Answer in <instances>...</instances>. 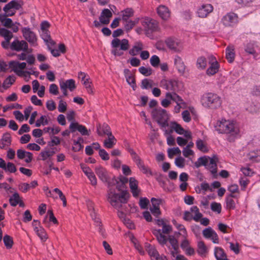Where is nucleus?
<instances>
[{"label":"nucleus","mask_w":260,"mask_h":260,"mask_svg":"<svg viewBox=\"0 0 260 260\" xmlns=\"http://www.w3.org/2000/svg\"><path fill=\"white\" fill-rule=\"evenodd\" d=\"M95 171L97 176L103 182L108 183L109 188L108 192V201L113 207L119 211L122 207V204L126 203L127 201L126 197V192L124 191H122L120 193L116 192L115 186L112 184L114 185L116 184L115 188L118 191L121 190L120 186L114 177L111 178V176L105 168L99 166L95 168Z\"/></svg>","instance_id":"f257e3e1"},{"label":"nucleus","mask_w":260,"mask_h":260,"mask_svg":"<svg viewBox=\"0 0 260 260\" xmlns=\"http://www.w3.org/2000/svg\"><path fill=\"white\" fill-rule=\"evenodd\" d=\"M215 129L219 134L227 136V140L230 142L235 141L240 134V129L236 122L232 120L222 119L218 120Z\"/></svg>","instance_id":"f03ea898"},{"label":"nucleus","mask_w":260,"mask_h":260,"mask_svg":"<svg viewBox=\"0 0 260 260\" xmlns=\"http://www.w3.org/2000/svg\"><path fill=\"white\" fill-rule=\"evenodd\" d=\"M151 115L164 132L166 127L169 126V120L170 115L167 110L160 107L155 108L152 111Z\"/></svg>","instance_id":"7ed1b4c3"},{"label":"nucleus","mask_w":260,"mask_h":260,"mask_svg":"<svg viewBox=\"0 0 260 260\" xmlns=\"http://www.w3.org/2000/svg\"><path fill=\"white\" fill-rule=\"evenodd\" d=\"M201 103L202 105L206 108L216 109L221 107L222 100L217 94L209 92L202 96Z\"/></svg>","instance_id":"20e7f679"},{"label":"nucleus","mask_w":260,"mask_h":260,"mask_svg":"<svg viewBox=\"0 0 260 260\" xmlns=\"http://www.w3.org/2000/svg\"><path fill=\"white\" fill-rule=\"evenodd\" d=\"M160 86L171 93H176L183 89L184 85L182 81L176 79H162Z\"/></svg>","instance_id":"39448f33"},{"label":"nucleus","mask_w":260,"mask_h":260,"mask_svg":"<svg viewBox=\"0 0 260 260\" xmlns=\"http://www.w3.org/2000/svg\"><path fill=\"white\" fill-rule=\"evenodd\" d=\"M113 49L111 53L116 56H120L123 54V51H126L129 47V42L127 39L120 40L119 39H114L111 42Z\"/></svg>","instance_id":"423d86ee"},{"label":"nucleus","mask_w":260,"mask_h":260,"mask_svg":"<svg viewBox=\"0 0 260 260\" xmlns=\"http://www.w3.org/2000/svg\"><path fill=\"white\" fill-rule=\"evenodd\" d=\"M142 25L144 28L146 36L149 37L151 36L152 33L159 31L160 30L158 22L148 17L145 18L142 21Z\"/></svg>","instance_id":"0eeeda50"},{"label":"nucleus","mask_w":260,"mask_h":260,"mask_svg":"<svg viewBox=\"0 0 260 260\" xmlns=\"http://www.w3.org/2000/svg\"><path fill=\"white\" fill-rule=\"evenodd\" d=\"M172 231V228L169 223L164 227L161 230H153V234L156 237L157 240L161 245L166 244L168 239L164 234H169Z\"/></svg>","instance_id":"6e6552de"},{"label":"nucleus","mask_w":260,"mask_h":260,"mask_svg":"<svg viewBox=\"0 0 260 260\" xmlns=\"http://www.w3.org/2000/svg\"><path fill=\"white\" fill-rule=\"evenodd\" d=\"M21 32L23 38L31 46L35 47L38 45L37 35L30 28L28 27H23L21 29Z\"/></svg>","instance_id":"1a4fd4ad"},{"label":"nucleus","mask_w":260,"mask_h":260,"mask_svg":"<svg viewBox=\"0 0 260 260\" xmlns=\"http://www.w3.org/2000/svg\"><path fill=\"white\" fill-rule=\"evenodd\" d=\"M221 22L225 27H234L238 23V15L233 12H229L224 15Z\"/></svg>","instance_id":"9d476101"},{"label":"nucleus","mask_w":260,"mask_h":260,"mask_svg":"<svg viewBox=\"0 0 260 260\" xmlns=\"http://www.w3.org/2000/svg\"><path fill=\"white\" fill-rule=\"evenodd\" d=\"M209 67L206 70V73L208 76H212L219 71L220 65L216 58L212 55L209 57Z\"/></svg>","instance_id":"9b49d317"},{"label":"nucleus","mask_w":260,"mask_h":260,"mask_svg":"<svg viewBox=\"0 0 260 260\" xmlns=\"http://www.w3.org/2000/svg\"><path fill=\"white\" fill-rule=\"evenodd\" d=\"M9 66L10 68H12L14 72L16 73L19 76H24L25 77L26 76V74L28 76L30 75V72L28 71L23 72L18 71V69L20 70L24 69L26 68V64L25 62H19L18 61H11L9 63Z\"/></svg>","instance_id":"f8f14e48"},{"label":"nucleus","mask_w":260,"mask_h":260,"mask_svg":"<svg viewBox=\"0 0 260 260\" xmlns=\"http://www.w3.org/2000/svg\"><path fill=\"white\" fill-rule=\"evenodd\" d=\"M21 5L18 3V1H10L4 8V11L6 13L7 16H12L16 12V10L20 9Z\"/></svg>","instance_id":"ddd939ff"},{"label":"nucleus","mask_w":260,"mask_h":260,"mask_svg":"<svg viewBox=\"0 0 260 260\" xmlns=\"http://www.w3.org/2000/svg\"><path fill=\"white\" fill-rule=\"evenodd\" d=\"M167 47L175 52H180L183 48L180 41L174 38H168L166 40Z\"/></svg>","instance_id":"4468645a"},{"label":"nucleus","mask_w":260,"mask_h":260,"mask_svg":"<svg viewBox=\"0 0 260 260\" xmlns=\"http://www.w3.org/2000/svg\"><path fill=\"white\" fill-rule=\"evenodd\" d=\"M28 45L26 41L24 40L19 41L15 40L11 44L10 48L12 50L20 51H27Z\"/></svg>","instance_id":"2eb2a0df"},{"label":"nucleus","mask_w":260,"mask_h":260,"mask_svg":"<svg viewBox=\"0 0 260 260\" xmlns=\"http://www.w3.org/2000/svg\"><path fill=\"white\" fill-rule=\"evenodd\" d=\"M173 131H175L176 133L179 135H183L185 131L181 125L176 122L173 121L170 123V128L167 129L164 131V135H168L171 134Z\"/></svg>","instance_id":"dca6fc26"},{"label":"nucleus","mask_w":260,"mask_h":260,"mask_svg":"<svg viewBox=\"0 0 260 260\" xmlns=\"http://www.w3.org/2000/svg\"><path fill=\"white\" fill-rule=\"evenodd\" d=\"M203 235L206 238L210 239L214 243H219V238L216 233L211 228L208 227L203 231Z\"/></svg>","instance_id":"f3484780"},{"label":"nucleus","mask_w":260,"mask_h":260,"mask_svg":"<svg viewBox=\"0 0 260 260\" xmlns=\"http://www.w3.org/2000/svg\"><path fill=\"white\" fill-rule=\"evenodd\" d=\"M217 161L218 159L216 156L210 157L209 162L206 166V168L210 172L214 178H216L217 176Z\"/></svg>","instance_id":"a211bd4d"},{"label":"nucleus","mask_w":260,"mask_h":260,"mask_svg":"<svg viewBox=\"0 0 260 260\" xmlns=\"http://www.w3.org/2000/svg\"><path fill=\"white\" fill-rule=\"evenodd\" d=\"M213 7L211 4L202 5L198 10L197 14L199 17L205 18L213 11Z\"/></svg>","instance_id":"6ab92c4d"},{"label":"nucleus","mask_w":260,"mask_h":260,"mask_svg":"<svg viewBox=\"0 0 260 260\" xmlns=\"http://www.w3.org/2000/svg\"><path fill=\"white\" fill-rule=\"evenodd\" d=\"M129 188L131 192L135 198H137L139 196L141 190L138 188V182L135 178L131 177L129 180Z\"/></svg>","instance_id":"aec40b11"},{"label":"nucleus","mask_w":260,"mask_h":260,"mask_svg":"<svg viewBox=\"0 0 260 260\" xmlns=\"http://www.w3.org/2000/svg\"><path fill=\"white\" fill-rule=\"evenodd\" d=\"M145 248L152 260H159V258H162L164 256H160L155 247L153 245L147 244L145 246Z\"/></svg>","instance_id":"412c9836"},{"label":"nucleus","mask_w":260,"mask_h":260,"mask_svg":"<svg viewBox=\"0 0 260 260\" xmlns=\"http://www.w3.org/2000/svg\"><path fill=\"white\" fill-rule=\"evenodd\" d=\"M174 62L175 68L178 72L181 74H183L186 69V66L182 58L178 55H175L174 58Z\"/></svg>","instance_id":"4be33fe9"},{"label":"nucleus","mask_w":260,"mask_h":260,"mask_svg":"<svg viewBox=\"0 0 260 260\" xmlns=\"http://www.w3.org/2000/svg\"><path fill=\"white\" fill-rule=\"evenodd\" d=\"M87 207L89 211L90 212V216L94 220L95 224L96 226H99V230L100 232H101V222L98 217H96V215L95 214L93 208V204L91 202H89L87 204Z\"/></svg>","instance_id":"5701e85b"},{"label":"nucleus","mask_w":260,"mask_h":260,"mask_svg":"<svg viewBox=\"0 0 260 260\" xmlns=\"http://www.w3.org/2000/svg\"><path fill=\"white\" fill-rule=\"evenodd\" d=\"M214 255L216 260H229L223 248L215 247L214 249Z\"/></svg>","instance_id":"b1692460"},{"label":"nucleus","mask_w":260,"mask_h":260,"mask_svg":"<svg viewBox=\"0 0 260 260\" xmlns=\"http://www.w3.org/2000/svg\"><path fill=\"white\" fill-rule=\"evenodd\" d=\"M158 15L163 20H167L170 16V11L167 7L161 5L159 6L157 9Z\"/></svg>","instance_id":"393cba45"},{"label":"nucleus","mask_w":260,"mask_h":260,"mask_svg":"<svg viewBox=\"0 0 260 260\" xmlns=\"http://www.w3.org/2000/svg\"><path fill=\"white\" fill-rule=\"evenodd\" d=\"M235 48L234 46H229L225 49V57L228 62L232 63L235 58Z\"/></svg>","instance_id":"a878e982"},{"label":"nucleus","mask_w":260,"mask_h":260,"mask_svg":"<svg viewBox=\"0 0 260 260\" xmlns=\"http://www.w3.org/2000/svg\"><path fill=\"white\" fill-rule=\"evenodd\" d=\"M108 136V138L104 141V146L107 149H110L116 144L117 140L112 134H110V135Z\"/></svg>","instance_id":"bb28decb"},{"label":"nucleus","mask_w":260,"mask_h":260,"mask_svg":"<svg viewBox=\"0 0 260 260\" xmlns=\"http://www.w3.org/2000/svg\"><path fill=\"white\" fill-rule=\"evenodd\" d=\"M59 85L65 87L66 88L69 89L71 91H73L76 87L75 81L73 79H69L65 81H60Z\"/></svg>","instance_id":"cd10ccee"},{"label":"nucleus","mask_w":260,"mask_h":260,"mask_svg":"<svg viewBox=\"0 0 260 260\" xmlns=\"http://www.w3.org/2000/svg\"><path fill=\"white\" fill-rule=\"evenodd\" d=\"M97 131L98 135L100 136H103V135L109 136L110 134H112L109 126L106 123L103 124L102 126H98Z\"/></svg>","instance_id":"c85d7f7f"},{"label":"nucleus","mask_w":260,"mask_h":260,"mask_svg":"<svg viewBox=\"0 0 260 260\" xmlns=\"http://www.w3.org/2000/svg\"><path fill=\"white\" fill-rule=\"evenodd\" d=\"M166 96L167 98H170L171 100L175 102L177 104H183V100L179 95L176 93H171L170 92H167L166 93Z\"/></svg>","instance_id":"c756f323"},{"label":"nucleus","mask_w":260,"mask_h":260,"mask_svg":"<svg viewBox=\"0 0 260 260\" xmlns=\"http://www.w3.org/2000/svg\"><path fill=\"white\" fill-rule=\"evenodd\" d=\"M248 159L253 162L260 161V150L251 151L248 154Z\"/></svg>","instance_id":"7c9ffc66"},{"label":"nucleus","mask_w":260,"mask_h":260,"mask_svg":"<svg viewBox=\"0 0 260 260\" xmlns=\"http://www.w3.org/2000/svg\"><path fill=\"white\" fill-rule=\"evenodd\" d=\"M207 64V60L205 57L200 56L197 58L196 66L198 69L204 70Z\"/></svg>","instance_id":"2f4dec72"},{"label":"nucleus","mask_w":260,"mask_h":260,"mask_svg":"<svg viewBox=\"0 0 260 260\" xmlns=\"http://www.w3.org/2000/svg\"><path fill=\"white\" fill-rule=\"evenodd\" d=\"M209 158L210 157L206 156L199 157L197 161L194 162V166L197 168H199L202 166L206 167L207 164L209 162Z\"/></svg>","instance_id":"473e14b6"},{"label":"nucleus","mask_w":260,"mask_h":260,"mask_svg":"<svg viewBox=\"0 0 260 260\" xmlns=\"http://www.w3.org/2000/svg\"><path fill=\"white\" fill-rule=\"evenodd\" d=\"M143 49V44L140 42H137L133 47L129 50V53L133 56L137 55Z\"/></svg>","instance_id":"72a5a7b5"},{"label":"nucleus","mask_w":260,"mask_h":260,"mask_svg":"<svg viewBox=\"0 0 260 260\" xmlns=\"http://www.w3.org/2000/svg\"><path fill=\"white\" fill-rule=\"evenodd\" d=\"M190 211L192 213L194 214V216L192 217V219L198 222L199 221L202 217L203 215L200 212L199 208L194 206L190 208Z\"/></svg>","instance_id":"f704fd0d"},{"label":"nucleus","mask_w":260,"mask_h":260,"mask_svg":"<svg viewBox=\"0 0 260 260\" xmlns=\"http://www.w3.org/2000/svg\"><path fill=\"white\" fill-rule=\"evenodd\" d=\"M246 109L247 111L251 113H258L260 112V105L252 103L247 106Z\"/></svg>","instance_id":"c9c22d12"},{"label":"nucleus","mask_w":260,"mask_h":260,"mask_svg":"<svg viewBox=\"0 0 260 260\" xmlns=\"http://www.w3.org/2000/svg\"><path fill=\"white\" fill-rule=\"evenodd\" d=\"M173 223L175 226L180 231L179 234L182 235L183 237H187V233L184 226L181 224L178 223L176 221L174 220Z\"/></svg>","instance_id":"e433bc0d"},{"label":"nucleus","mask_w":260,"mask_h":260,"mask_svg":"<svg viewBox=\"0 0 260 260\" xmlns=\"http://www.w3.org/2000/svg\"><path fill=\"white\" fill-rule=\"evenodd\" d=\"M122 18L123 21H127L134 14V11L131 8H127L121 11Z\"/></svg>","instance_id":"4c0bfd02"},{"label":"nucleus","mask_w":260,"mask_h":260,"mask_svg":"<svg viewBox=\"0 0 260 260\" xmlns=\"http://www.w3.org/2000/svg\"><path fill=\"white\" fill-rule=\"evenodd\" d=\"M20 198L17 192H15L9 199V202L13 207L16 206L19 203Z\"/></svg>","instance_id":"58836bf2"},{"label":"nucleus","mask_w":260,"mask_h":260,"mask_svg":"<svg viewBox=\"0 0 260 260\" xmlns=\"http://www.w3.org/2000/svg\"><path fill=\"white\" fill-rule=\"evenodd\" d=\"M35 233L38 235V236L41 239V240L43 242L46 241L48 239L47 233L45 229L43 227H41L39 230H37V231H36Z\"/></svg>","instance_id":"ea45409f"},{"label":"nucleus","mask_w":260,"mask_h":260,"mask_svg":"<svg viewBox=\"0 0 260 260\" xmlns=\"http://www.w3.org/2000/svg\"><path fill=\"white\" fill-rule=\"evenodd\" d=\"M0 36L4 37L5 40H11L13 38L12 33L4 28H0Z\"/></svg>","instance_id":"a19ab883"},{"label":"nucleus","mask_w":260,"mask_h":260,"mask_svg":"<svg viewBox=\"0 0 260 260\" xmlns=\"http://www.w3.org/2000/svg\"><path fill=\"white\" fill-rule=\"evenodd\" d=\"M198 253L202 256H205L207 253V248L204 243L202 241L199 242L198 244Z\"/></svg>","instance_id":"79ce46f5"},{"label":"nucleus","mask_w":260,"mask_h":260,"mask_svg":"<svg viewBox=\"0 0 260 260\" xmlns=\"http://www.w3.org/2000/svg\"><path fill=\"white\" fill-rule=\"evenodd\" d=\"M153 81L148 79H144L141 82V87L143 89H147L153 86Z\"/></svg>","instance_id":"37998d69"},{"label":"nucleus","mask_w":260,"mask_h":260,"mask_svg":"<svg viewBox=\"0 0 260 260\" xmlns=\"http://www.w3.org/2000/svg\"><path fill=\"white\" fill-rule=\"evenodd\" d=\"M181 150L178 147L169 148L168 150V157L170 158H172L175 155H180Z\"/></svg>","instance_id":"c03bdc74"},{"label":"nucleus","mask_w":260,"mask_h":260,"mask_svg":"<svg viewBox=\"0 0 260 260\" xmlns=\"http://www.w3.org/2000/svg\"><path fill=\"white\" fill-rule=\"evenodd\" d=\"M3 241L5 246L8 249L11 248L13 244V241L12 238L9 235H5L4 237Z\"/></svg>","instance_id":"a18cd8bd"},{"label":"nucleus","mask_w":260,"mask_h":260,"mask_svg":"<svg viewBox=\"0 0 260 260\" xmlns=\"http://www.w3.org/2000/svg\"><path fill=\"white\" fill-rule=\"evenodd\" d=\"M48 124V120L47 116L42 115L39 119L36 122L35 125L36 127H40L41 125H46Z\"/></svg>","instance_id":"49530a36"},{"label":"nucleus","mask_w":260,"mask_h":260,"mask_svg":"<svg viewBox=\"0 0 260 260\" xmlns=\"http://www.w3.org/2000/svg\"><path fill=\"white\" fill-rule=\"evenodd\" d=\"M22 106L17 103L11 104L8 105H6L3 107V112H6L9 110L13 109H21Z\"/></svg>","instance_id":"de8ad7c7"},{"label":"nucleus","mask_w":260,"mask_h":260,"mask_svg":"<svg viewBox=\"0 0 260 260\" xmlns=\"http://www.w3.org/2000/svg\"><path fill=\"white\" fill-rule=\"evenodd\" d=\"M226 206L228 210H233L236 207L235 202L231 197H226Z\"/></svg>","instance_id":"09e8293b"},{"label":"nucleus","mask_w":260,"mask_h":260,"mask_svg":"<svg viewBox=\"0 0 260 260\" xmlns=\"http://www.w3.org/2000/svg\"><path fill=\"white\" fill-rule=\"evenodd\" d=\"M54 154L53 151H51L50 150H44L42 151L40 154V156L41 157V159L43 160H46L48 158L52 156Z\"/></svg>","instance_id":"8fccbe9b"},{"label":"nucleus","mask_w":260,"mask_h":260,"mask_svg":"<svg viewBox=\"0 0 260 260\" xmlns=\"http://www.w3.org/2000/svg\"><path fill=\"white\" fill-rule=\"evenodd\" d=\"M0 21L7 27L11 28L13 25L12 20L10 18H3L2 16H0Z\"/></svg>","instance_id":"3c124183"},{"label":"nucleus","mask_w":260,"mask_h":260,"mask_svg":"<svg viewBox=\"0 0 260 260\" xmlns=\"http://www.w3.org/2000/svg\"><path fill=\"white\" fill-rule=\"evenodd\" d=\"M83 140L82 138H80L77 141L74 142V146L73 149L74 151H79L83 148V146L81 144V141Z\"/></svg>","instance_id":"603ef678"},{"label":"nucleus","mask_w":260,"mask_h":260,"mask_svg":"<svg viewBox=\"0 0 260 260\" xmlns=\"http://www.w3.org/2000/svg\"><path fill=\"white\" fill-rule=\"evenodd\" d=\"M169 241L173 249H179V244L178 241L174 237H170L169 238Z\"/></svg>","instance_id":"864d4df0"},{"label":"nucleus","mask_w":260,"mask_h":260,"mask_svg":"<svg viewBox=\"0 0 260 260\" xmlns=\"http://www.w3.org/2000/svg\"><path fill=\"white\" fill-rule=\"evenodd\" d=\"M83 81V84L85 86V88L87 89V92L89 93H92L93 91L91 88V82L90 80V78L88 77L85 80Z\"/></svg>","instance_id":"5fc2aeb1"},{"label":"nucleus","mask_w":260,"mask_h":260,"mask_svg":"<svg viewBox=\"0 0 260 260\" xmlns=\"http://www.w3.org/2000/svg\"><path fill=\"white\" fill-rule=\"evenodd\" d=\"M138 20L136 21H132L127 20V21H124L125 22L124 24V27L126 30H130L132 29L133 27L135 25L136 23L138 22Z\"/></svg>","instance_id":"6e6d98bb"},{"label":"nucleus","mask_w":260,"mask_h":260,"mask_svg":"<svg viewBox=\"0 0 260 260\" xmlns=\"http://www.w3.org/2000/svg\"><path fill=\"white\" fill-rule=\"evenodd\" d=\"M4 170L7 172H9L11 173H15L17 171V169L15 165L13 163L8 162L7 164L6 167Z\"/></svg>","instance_id":"4d7b16f0"},{"label":"nucleus","mask_w":260,"mask_h":260,"mask_svg":"<svg viewBox=\"0 0 260 260\" xmlns=\"http://www.w3.org/2000/svg\"><path fill=\"white\" fill-rule=\"evenodd\" d=\"M175 165L180 168H183L185 166V159L181 157H178L175 159Z\"/></svg>","instance_id":"13d9d810"},{"label":"nucleus","mask_w":260,"mask_h":260,"mask_svg":"<svg viewBox=\"0 0 260 260\" xmlns=\"http://www.w3.org/2000/svg\"><path fill=\"white\" fill-rule=\"evenodd\" d=\"M139 71L145 76H149L152 74V70L150 68H147L144 67H140L139 69Z\"/></svg>","instance_id":"bf43d9fd"},{"label":"nucleus","mask_w":260,"mask_h":260,"mask_svg":"<svg viewBox=\"0 0 260 260\" xmlns=\"http://www.w3.org/2000/svg\"><path fill=\"white\" fill-rule=\"evenodd\" d=\"M149 203V201L146 198H141L139 201V205L142 209H147Z\"/></svg>","instance_id":"052dcab7"},{"label":"nucleus","mask_w":260,"mask_h":260,"mask_svg":"<svg viewBox=\"0 0 260 260\" xmlns=\"http://www.w3.org/2000/svg\"><path fill=\"white\" fill-rule=\"evenodd\" d=\"M211 209L213 211L220 213L221 211V205L220 203L213 202L211 205Z\"/></svg>","instance_id":"680f3d73"},{"label":"nucleus","mask_w":260,"mask_h":260,"mask_svg":"<svg viewBox=\"0 0 260 260\" xmlns=\"http://www.w3.org/2000/svg\"><path fill=\"white\" fill-rule=\"evenodd\" d=\"M150 63L153 67H156L160 62V59L158 56L156 55H152L150 60Z\"/></svg>","instance_id":"e2e57ef3"},{"label":"nucleus","mask_w":260,"mask_h":260,"mask_svg":"<svg viewBox=\"0 0 260 260\" xmlns=\"http://www.w3.org/2000/svg\"><path fill=\"white\" fill-rule=\"evenodd\" d=\"M49 91L50 93L55 95H57L59 93L58 87L55 84L50 85Z\"/></svg>","instance_id":"0e129e2a"},{"label":"nucleus","mask_w":260,"mask_h":260,"mask_svg":"<svg viewBox=\"0 0 260 260\" xmlns=\"http://www.w3.org/2000/svg\"><path fill=\"white\" fill-rule=\"evenodd\" d=\"M140 169L143 172V173L146 174H149L150 175H152V172L150 170V169L147 167H146L143 162L141 163L138 166Z\"/></svg>","instance_id":"69168bd1"},{"label":"nucleus","mask_w":260,"mask_h":260,"mask_svg":"<svg viewBox=\"0 0 260 260\" xmlns=\"http://www.w3.org/2000/svg\"><path fill=\"white\" fill-rule=\"evenodd\" d=\"M99 154L101 158L104 160L109 159V155L108 152L104 149H100Z\"/></svg>","instance_id":"338daca9"},{"label":"nucleus","mask_w":260,"mask_h":260,"mask_svg":"<svg viewBox=\"0 0 260 260\" xmlns=\"http://www.w3.org/2000/svg\"><path fill=\"white\" fill-rule=\"evenodd\" d=\"M196 145L199 150L205 152L206 150V146L203 140L199 139L197 141Z\"/></svg>","instance_id":"774afa93"}]
</instances>
